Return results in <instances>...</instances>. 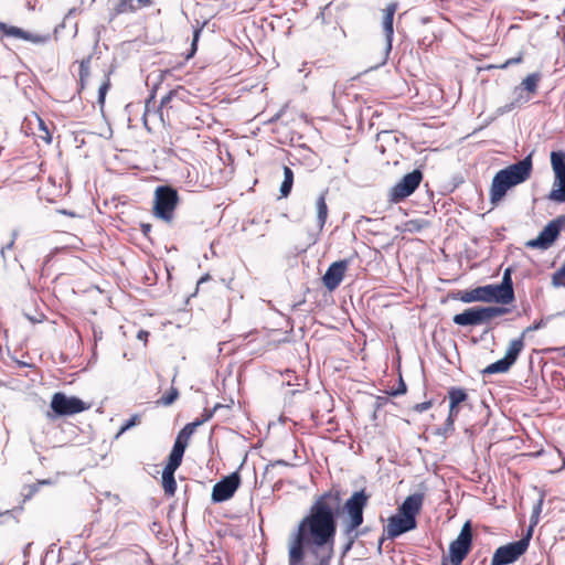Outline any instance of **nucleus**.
I'll use <instances>...</instances> for the list:
<instances>
[{
	"label": "nucleus",
	"mask_w": 565,
	"mask_h": 565,
	"mask_svg": "<svg viewBox=\"0 0 565 565\" xmlns=\"http://www.w3.org/2000/svg\"><path fill=\"white\" fill-rule=\"evenodd\" d=\"M397 10V3L391 2L386 6V8L383 10V21H382V28L385 36V53L388 55V53L392 50V43L394 38V14Z\"/></svg>",
	"instance_id": "17"
},
{
	"label": "nucleus",
	"mask_w": 565,
	"mask_h": 565,
	"mask_svg": "<svg viewBox=\"0 0 565 565\" xmlns=\"http://www.w3.org/2000/svg\"><path fill=\"white\" fill-rule=\"evenodd\" d=\"M328 190H324L320 193L316 201V210H317V225L318 230L321 232L326 225L328 218V205L326 202V195Z\"/></svg>",
	"instance_id": "22"
},
{
	"label": "nucleus",
	"mask_w": 565,
	"mask_h": 565,
	"mask_svg": "<svg viewBox=\"0 0 565 565\" xmlns=\"http://www.w3.org/2000/svg\"><path fill=\"white\" fill-rule=\"evenodd\" d=\"M440 565H452V563H450V561H448L447 557L444 556Z\"/></svg>",
	"instance_id": "61"
},
{
	"label": "nucleus",
	"mask_w": 565,
	"mask_h": 565,
	"mask_svg": "<svg viewBox=\"0 0 565 565\" xmlns=\"http://www.w3.org/2000/svg\"><path fill=\"white\" fill-rule=\"evenodd\" d=\"M209 279H210V276H209V275H204L203 277H201V278H200V280L198 281V287H199L201 284H203V282H205L206 280H209Z\"/></svg>",
	"instance_id": "60"
},
{
	"label": "nucleus",
	"mask_w": 565,
	"mask_h": 565,
	"mask_svg": "<svg viewBox=\"0 0 565 565\" xmlns=\"http://www.w3.org/2000/svg\"><path fill=\"white\" fill-rule=\"evenodd\" d=\"M533 171V151L519 160L499 170L491 182L489 199L492 205H498L508 191L527 181Z\"/></svg>",
	"instance_id": "2"
},
{
	"label": "nucleus",
	"mask_w": 565,
	"mask_h": 565,
	"mask_svg": "<svg viewBox=\"0 0 565 565\" xmlns=\"http://www.w3.org/2000/svg\"><path fill=\"white\" fill-rule=\"evenodd\" d=\"M369 531H370V529H369V527H366V526H365V527H362V529H361V526H360V527H358V539H359V537H362V536H365V535L367 534V532H369Z\"/></svg>",
	"instance_id": "55"
},
{
	"label": "nucleus",
	"mask_w": 565,
	"mask_h": 565,
	"mask_svg": "<svg viewBox=\"0 0 565 565\" xmlns=\"http://www.w3.org/2000/svg\"><path fill=\"white\" fill-rule=\"evenodd\" d=\"M451 298L454 300H459L465 303L471 302H494L499 305H504V301L498 294V290L494 288L493 284L479 286L470 290H457L451 294Z\"/></svg>",
	"instance_id": "5"
},
{
	"label": "nucleus",
	"mask_w": 565,
	"mask_h": 565,
	"mask_svg": "<svg viewBox=\"0 0 565 565\" xmlns=\"http://www.w3.org/2000/svg\"><path fill=\"white\" fill-rule=\"evenodd\" d=\"M523 544L513 541L499 546L493 553L490 565H510L514 563L526 552Z\"/></svg>",
	"instance_id": "12"
},
{
	"label": "nucleus",
	"mask_w": 565,
	"mask_h": 565,
	"mask_svg": "<svg viewBox=\"0 0 565 565\" xmlns=\"http://www.w3.org/2000/svg\"><path fill=\"white\" fill-rule=\"evenodd\" d=\"M379 138L382 140H388L391 138H393L394 140H397L392 131H382L381 134H379Z\"/></svg>",
	"instance_id": "53"
},
{
	"label": "nucleus",
	"mask_w": 565,
	"mask_h": 565,
	"mask_svg": "<svg viewBox=\"0 0 565 565\" xmlns=\"http://www.w3.org/2000/svg\"><path fill=\"white\" fill-rule=\"evenodd\" d=\"M424 178L420 169H414L406 173L396 184L388 191L390 202L399 203L411 196L419 186Z\"/></svg>",
	"instance_id": "6"
},
{
	"label": "nucleus",
	"mask_w": 565,
	"mask_h": 565,
	"mask_svg": "<svg viewBox=\"0 0 565 565\" xmlns=\"http://www.w3.org/2000/svg\"><path fill=\"white\" fill-rule=\"evenodd\" d=\"M284 171V180L280 184L279 192L281 198H287L291 193L292 185H294V171L288 167H282Z\"/></svg>",
	"instance_id": "25"
},
{
	"label": "nucleus",
	"mask_w": 565,
	"mask_h": 565,
	"mask_svg": "<svg viewBox=\"0 0 565 565\" xmlns=\"http://www.w3.org/2000/svg\"><path fill=\"white\" fill-rule=\"evenodd\" d=\"M94 337H95V339L100 338L102 337V332L97 333V331L94 330Z\"/></svg>",
	"instance_id": "64"
},
{
	"label": "nucleus",
	"mask_w": 565,
	"mask_h": 565,
	"mask_svg": "<svg viewBox=\"0 0 565 565\" xmlns=\"http://www.w3.org/2000/svg\"><path fill=\"white\" fill-rule=\"evenodd\" d=\"M183 456H184V451L180 450L179 447L178 448L172 447V449L168 456V461L163 469L175 472L177 469L182 463Z\"/></svg>",
	"instance_id": "26"
},
{
	"label": "nucleus",
	"mask_w": 565,
	"mask_h": 565,
	"mask_svg": "<svg viewBox=\"0 0 565 565\" xmlns=\"http://www.w3.org/2000/svg\"><path fill=\"white\" fill-rule=\"evenodd\" d=\"M544 498H545V494H544V492H542L540 494L539 500L536 501V503L533 507L532 515L530 518V523H532V525H536L537 522H539V516H540V514L542 512V508H543V503H544Z\"/></svg>",
	"instance_id": "32"
},
{
	"label": "nucleus",
	"mask_w": 565,
	"mask_h": 565,
	"mask_svg": "<svg viewBox=\"0 0 565 565\" xmlns=\"http://www.w3.org/2000/svg\"><path fill=\"white\" fill-rule=\"evenodd\" d=\"M40 129L45 132V136H43L42 139L45 140L47 143H50L52 141V137L49 132L47 127L45 126V124L42 120H40Z\"/></svg>",
	"instance_id": "50"
},
{
	"label": "nucleus",
	"mask_w": 565,
	"mask_h": 565,
	"mask_svg": "<svg viewBox=\"0 0 565 565\" xmlns=\"http://www.w3.org/2000/svg\"><path fill=\"white\" fill-rule=\"evenodd\" d=\"M455 430V423H452L451 419H447L446 418V422L444 424L443 427L438 428L436 430V435L438 436H443V437H448L449 434H451L452 431Z\"/></svg>",
	"instance_id": "36"
},
{
	"label": "nucleus",
	"mask_w": 565,
	"mask_h": 565,
	"mask_svg": "<svg viewBox=\"0 0 565 565\" xmlns=\"http://www.w3.org/2000/svg\"><path fill=\"white\" fill-rule=\"evenodd\" d=\"M512 365L508 361L504 360V358L489 364L487 367L482 370L483 375H491V374H498V373H507Z\"/></svg>",
	"instance_id": "28"
},
{
	"label": "nucleus",
	"mask_w": 565,
	"mask_h": 565,
	"mask_svg": "<svg viewBox=\"0 0 565 565\" xmlns=\"http://www.w3.org/2000/svg\"><path fill=\"white\" fill-rule=\"evenodd\" d=\"M174 471L164 470L162 471L161 482L164 493L167 495H174L177 491V481L174 478Z\"/></svg>",
	"instance_id": "27"
},
{
	"label": "nucleus",
	"mask_w": 565,
	"mask_h": 565,
	"mask_svg": "<svg viewBox=\"0 0 565 565\" xmlns=\"http://www.w3.org/2000/svg\"><path fill=\"white\" fill-rule=\"evenodd\" d=\"M18 235H19V232L17 230H13L12 233H11L10 242L1 247L0 254H1V257H2L3 262L7 260L6 252L12 249V247L14 246V242H15Z\"/></svg>",
	"instance_id": "40"
},
{
	"label": "nucleus",
	"mask_w": 565,
	"mask_h": 565,
	"mask_svg": "<svg viewBox=\"0 0 565 565\" xmlns=\"http://www.w3.org/2000/svg\"><path fill=\"white\" fill-rule=\"evenodd\" d=\"M139 423V416L132 415L128 420H126L121 427L119 428V431L117 436L124 434L125 431L129 430L130 428L135 427Z\"/></svg>",
	"instance_id": "39"
},
{
	"label": "nucleus",
	"mask_w": 565,
	"mask_h": 565,
	"mask_svg": "<svg viewBox=\"0 0 565 565\" xmlns=\"http://www.w3.org/2000/svg\"><path fill=\"white\" fill-rule=\"evenodd\" d=\"M202 425V422H192L186 424L177 435L173 448L185 451L190 437L194 434L195 429Z\"/></svg>",
	"instance_id": "21"
},
{
	"label": "nucleus",
	"mask_w": 565,
	"mask_h": 565,
	"mask_svg": "<svg viewBox=\"0 0 565 565\" xmlns=\"http://www.w3.org/2000/svg\"><path fill=\"white\" fill-rule=\"evenodd\" d=\"M242 483L238 470L223 477L212 488L211 500L213 503H222L232 499Z\"/></svg>",
	"instance_id": "10"
},
{
	"label": "nucleus",
	"mask_w": 565,
	"mask_h": 565,
	"mask_svg": "<svg viewBox=\"0 0 565 565\" xmlns=\"http://www.w3.org/2000/svg\"><path fill=\"white\" fill-rule=\"evenodd\" d=\"M341 537L343 539V544L340 548V559L342 561L350 553L358 539L349 535H341Z\"/></svg>",
	"instance_id": "31"
},
{
	"label": "nucleus",
	"mask_w": 565,
	"mask_h": 565,
	"mask_svg": "<svg viewBox=\"0 0 565 565\" xmlns=\"http://www.w3.org/2000/svg\"><path fill=\"white\" fill-rule=\"evenodd\" d=\"M542 78L540 72L529 74L518 86L514 87L513 93L516 95L513 103L507 106V110H511L515 106H520L530 100V95L535 94L539 83Z\"/></svg>",
	"instance_id": "11"
},
{
	"label": "nucleus",
	"mask_w": 565,
	"mask_h": 565,
	"mask_svg": "<svg viewBox=\"0 0 565 565\" xmlns=\"http://www.w3.org/2000/svg\"><path fill=\"white\" fill-rule=\"evenodd\" d=\"M426 222L420 218L409 220L405 223V231L411 233H419L425 227Z\"/></svg>",
	"instance_id": "33"
},
{
	"label": "nucleus",
	"mask_w": 565,
	"mask_h": 565,
	"mask_svg": "<svg viewBox=\"0 0 565 565\" xmlns=\"http://www.w3.org/2000/svg\"><path fill=\"white\" fill-rule=\"evenodd\" d=\"M89 408L85 402L76 396H67L63 392H56L51 399V409L56 416H71Z\"/></svg>",
	"instance_id": "9"
},
{
	"label": "nucleus",
	"mask_w": 565,
	"mask_h": 565,
	"mask_svg": "<svg viewBox=\"0 0 565 565\" xmlns=\"http://www.w3.org/2000/svg\"><path fill=\"white\" fill-rule=\"evenodd\" d=\"M425 494L422 492L413 493L403 501V503L398 507V513L413 518L416 520L417 514L420 512L424 503Z\"/></svg>",
	"instance_id": "18"
},
{
	"label": "nucleus",
	"mask_w": 565,
	"mask_h": 565,
	"mask_svg": "<svg viewBox=\"0 0 565 565\" xmlns=\"http://www.w3.org/2000/svg\"><path fill=\"white\" fill-rule=\"evenodd\" d=\"M109 87H110V82H109L108 78L99 86V89H98V104L102 107L105 104L106 94H107Z\"/></svg>",
	"instance_id": "41"
},
{
	"label": "nucleus",
	"mask_w": 565,
	"mask_h": 565,
	"mask_svg": "<svg viewBox=\"0 0 565 565\" xmlns=\"http://www.w3.org/2000/svg\"><path fill=\"white\" fill-rule=\"evenodd\" d=\"M185 94H186V90L184 89V87L178 86L177 88L169 90L161 98L158 113H159L160 120L163 124H166V120H168V122L170 121V119H169V109H171L173 107L170 104L175 98H178V99H180L182 102L183 97L185 96Z\"/></svg>",
	"instance_id": "19"
},
{
	"label": "nucleus",
	"mask_w": 565,
	"mask_h": 565,
	"mask_svg": "<svg viewBox=\"0 0 565 565\" xmlns=\"http://www.w3.org/2000/svg\"><path fill=\"white\" fill-rule=\"evenodd\" d=\"M561 274V267L553 274L552 276V284L555 287L564 286L563 279H565V274Z\"/></svg>",
	"instance_id": "45"
},
{
	"label": "nucleus",
	"mask_w": 565,
	"mask_h": 565,
	"mask_svg": "<svg viewBox=\"0 0 565 565\" xmlns=\"http://www.w3.org/2000/svg\"><path fill=\"white\" fill-rule=\"evenodd\" d=\"M458 413H459L458 406L452 407L451 404L449 403V414H448L447 419H451L452 423H455V420L458 416Z\"/></svg>",
	"instance_id": "49"
},
{
	"label": "nucleus",
	"mask_w": 565,
	"mask_h": 565,
	"mask_svg": "<svg viewBox=\"0 0 565 565\" xmlns=\"http://www.w3.org/2000/svg\"><path fill=\"white\" fill-rule=\"evenodd\" d=\"M545 326H546V322L543 319H541L539 321H535L531 326H529L527 328H525L523 330V332L521 333L520 338H522L524 340V337H525L526 333H530V332H533V331H537V330L544 328Z\"/></svg>",
	"instance_id": "42"
},
{
	"label": "nucleus",
	"mask_w": 565,
	"mask_h": 565,
	"mask_svg": "<svg viewBox=\"0 0 565 565\" xmlns=\"http://www.w3.org/2000/svg\"><path fill=\"white\" fill-rule=\"evenodd\" d=\"M390 402L387 396H377L374 403V414Z\"/></svg>",
	"instance_id": "46"
},
{
	"label": "nucleus",
	"mask_w": 565,
	"mask_h": 565,
	"mask_svg": "<svg viewBox=\"0 0 565 565\" xmlns=\"http://www.w3.org/2000/svg\"><path fill=\"white\" fill-rule=\"evenodd\" d=\"M350 260L340 259L332 263L322 276L323 286L329 290H335L342 282L345 271L348 270Z\"/></svg>",
	"instance_id": "14"
},
{
	"label": "nucleus",
	"mask_w": 565,
	"mask_h": 565,
	"mask_svg": "<svg viewBox=\"0 0 565 565\" xmlns=\"http://www.w3.org/2000/svg\"><path fill=\"white\" fill-rule=\"evenodd\" d=\"M138 10V7L134 3V0H119L109 13L110 21L117 15L125 13H134Z\"/></svg>",
	"instance_id": "24"
},
{
	"label": "nucleus",
	"mask_w": 565,
	"mask_h": 565,
	"mask_svg": "<svg viewBox=\"0 0 565 565\" xmlns=\"http://www.w3.org/2000/svg\"><path fill=\"white\" fill-rule=\"evenodd\" d=\"M134 3L139 10L140 8L150 7L152 4V0H134Z\"/></svg>",
	"instance_id": "52"
},
{
	"label": "nucleus",
	"mask_w": 565,
	"mask_h": 565,
	"mask_svg": "<svg viewBox=\"0 0 565 565\" xmlns=\"http://www.w3.org/2000/svg\"><path fill=\"white\" fill-rule=\"evenodd\" d=\"M472 546V526L470 521L465 522L459 535L449 545V555L446 556L452 565H461Z\"/></svg>",
	"instance_id": "7"
},
{
	"label": "nucleus",
	"mask_w": 565,
	"mask_h": 565,
	"mask_svg": "<svg viewBox=\"0 0 565 565\" xmlns=\"http://www.w3.org/2000/svg\"><path fill=\"white\" fill-rule=\"evenodd\" d=\"M156 90L153 89L149 96V98L146 100V107L148 108L150 103H154V97H156Z\"/></svg>",
	"instance_id": "56"
},
{
	"label": "nucleus",
	"mask_w": 565,
	"mask_h": 565,
	"mask_svg": "<svg viewBox=\"0 0 565 565\" xmlns=\"http://www.w3.org/2000/svg\"><path fill=\"white\" fill-rule=\"evenodd\" d=\"M504 306L505 305L486 307L488 321L490 322L493 318L509 313L511 311L510 308H507Z\"/></svg>",
	"instance_id": "30"
},
{
	"label": "nucleus",
	"mask_w": 565,
	"mask_h": 565,
	"mask_svg": "<svg viewBox=\"0 0 565 565\" xmlns=\"http://www.w3.org/2000/svg\"><path fill=\"white\" fill-rule=\"evenodd\" d=\"M452 322L460 327H476L489 323L486 307H471L452 317Z\"/></svg>",
	"instance_id": "13"
},
{
	"label": "nucleus",
	"mask_w": 565,
	"mask_h": 565,
	"mask_svg": "<svg viewBox=\"0 0 565 565\" xmlns=\"http://www.w3.org/2000/svg\"><path fill=\"white\" fill-rule=\"evenodd\" d=\"M431 405H433L431 401H426V402L418 403V404L414 405L413 409L416 413H424L427 409H429L431 407Z\"/></svg>",
	"instance_id": "47"
},
{
	"label": "nucleus",
	"mask_w": 565,
	"mask_h": 565,
	"mask_svg": "<svg viewBox=\"0 0 565 565\" xmlns=\"http://www.w3.org/2000/svg\"><path fill=\"white\" fill-rule=\"evenodd\" d=\"M523 61V56L520 53L518 56L507 60L503 64L499 65L498 67L501 70L508 68L510 65L519 64Z\"/></svg>",
	"instance_id": "44"
},
{
	"label": "nucleus",
	"mask_w": 565,
	"mask_h": 565,
	"mask_svg": "<svg viewBox=\"0 0 565 565\" xmlns=\"http://www.w3.org/2000/svg\"><path fill=\"white\" fill-rule=\"evenodd\" d=\"M217 407H220V405H215L213 409H204L203 417L201 419H196L195 422H202L203 424L210 420L213 417V414Z\"/></svg>",
	"instance_id": "48"
},
{
	"label": "nucleus",
	"mask_w": 565,
	"mask_h": 565,
	"mask_svg": "<svg viewBox=\"0 0 565 565\" xmlns=\"http://www.w3.org/2000/svg\"><path fill=\"white\" fill-rule=\"evenodd\" d=\"M384 541H385V537H384V536H382V537L379 540V544H377V552H379V554H382V545H383Z\"/></svg>",
	"instance_id": "58"
},
{
	"label": "nucleus",
	"mask_w": 565,
	"mask_h": 565,
	"mask_svg": "<svg viewBox=\"0 0 565 565\" xmlns=\"http://www.w3.org/2000/svg\"><path fill=\"white\" fill-rule=\"evenodd\" d=\"M534 526H535V525H532V523H530V526H529V529H527L526 533H525V534H524L520 540H518V541H516L519 544H520V543H524V544H523V545H524L523 547H524V550H525V551L529 548L530 541H531L532 535H533V527H534Z\"/></svg>",
	"instance_id": "43"
},
{
	"label": "nucleus",
	"mask_w": 565,
	"mask_h": 565,
	"mask_svg": "<svg viewBox=\"0 0 565 565\" xmlns=\"http://www.w3.org/2000/svg\"><path fill=\"white\" fill-rule=\"evenodd\" d=\"M179 202L177 189L171 185H159L154 191L153 213L163 221H171Z\"/></svg>",
	"instance_id": "3"
},
{
	"label": "nucleus",
	"mask_w": 565,
	"mask_h": 565,
	"mask_svg": "<svg viewBox=\"0 0 565 565\" xmlns=\"http://www.w3.org/2000/svg\"><path fill=\"white\" fill-rule=\"evenodd\" d=\"M277 465H279V466H288V462H286L282 459H279V460H276L274 463H271L273 467L277 466Z\"/></svg>",
	"instance_id": "59"
},
{
	"label": "nucleus",
	"mask_w": 565,
	"mask_h": 565,
	"mask_svg": "<svg viewBox=\"0 0 565 565\" xmlns=\"http://www.w3.org/2000/svg\"><path fill=\"white\" fill-rule=\"evenodd\" d=\"M179 396V391L175 387H171L170 391L160 398L162 405L169 406L173 404Z\"/></svg>",
	"instance_id": "34"
},
{
	"label": "nucleus",
	"mask_w": 565,
	"mask_h": 565,
	"mask_svg": "<svg viewBox=\"0 0 565 565\" xmlns=\"http://www.w3.org/2000/svg\"><path fill=\"white\" fill-rule=\"evenodd\" d=\"M551 164L554 172L553 189L547 199L556 202H565V151L556 150L551 152Z\"/></svg>",
	"instance_id": "4"
},
{
	"label": "nucleus",
	"mask_w": 565,
	"mask_h": 565,
	"mask_svg": "<svg viewBox=\"0 0 565 565\" xmlns=\"http://www.w3.org/2000/svg\"><path fill=\"white\" fill-rule=\"evenodd\" d=\"M369 499L365 489L354 491L345 502L341 491L334 488L318 495L289 535L288 564L302 565L306 556L310 555L315 565H331L341 513H345L341 535L358 539V527L364 522Z\"/></svg>",
	"instance_id": "1"
},
{
	"label": "nucleus",
	"mask_w": 565,
	"mask_h": 565,
	"mask_svg": "<svg viewBox=\"0 0 565 565\" xmlns=\"http://www.w3.org/2000/svg\"><path fill=\"white\" fill-rule=\"evenodd\" d=\"M523 349H524V340L520 337L518 339H513L510 342L509 348L503 356L504 360L508 361L510 363V365H513L516 362V360L519 359V355L521 354Z\"/></svg>",
	"instance_id": "23"
},
{
	"label": "nucleus",
	"mask_w": 565,
	"mask_h": 565,
	"mask_svg": "<svg viewBox=\"0 0 565 565\" xmlns=\"http://www.w3.org/2000/svg\"><path fill=\"white\" fill-rule=\"evenodd\" d=\"M416 527L417 520H413V518H407L397 512L388 518L385 531L388 539H396L404 533L415 530Z\"/></svg>",
	"instance_id": "15"
},
{
	"label": "nucleus",
	"mask_w": 565,
	"mask_h": 565,
	"mask_svg": "<svg viewBox=\"0 0 565 565\" xmlns=\"http://www.w3.org/2000/svg\"><path fill=\"white\" fill-rule=\"evenodd\" d=\"M61 213L64 214V215H70V216H74L75 215L73 212H68L66 210L61 211Z\"/></svg>",
	"instance_id": "62"
},
{
	"label": "nucleus",
	"mask_w": 565,
	"mask_h": 565,
	"mask_svg": "<svg viewBox=\"0 0 565 565\" xmlns=\"http://www.w3.org/2000/svg\"><path fill=\"white\" fill-rule=\"evenodd\" d=\"M565 226V215H559L548 222L539 233L537 237L525 243L529 248L547 249L550 248L561 234Z\"/></svg>",
	"instance_id": "8"
},
{
	"label": "nucleus",
	"mask_w": 565,
	"mask_h": 565,
	"mask_svg": "<svg viewBox=\"0 0 565 565\" xmlns=\"http://www.w3.org/2000/svg\"><path fill=\"white\" fill-rule=\"evenodd\" d=\"M448 398L451 406H459L468 399V393L465 388L452 386L448 391Z\"/></svg>",
	"instance_id": "29"
},
{
	"label": "nucleus",
	"mask_w": 565,
	"mask_h": 565,
	"mask_svg": "<svg viewBox=\"0 0 565 565\" xmlns=\"http://www.w3.org/2000/svg\"><path fill=\"white\" fill-rule=\"evenodd\" d=\"M151 228H152V226H151V224H149V223H141V224H140L141 233H142V234H143V236H145V237H147V238H150V237H149V234H150V232H151Z\"/></svg>",
	"instance_id": "51"
},
{
	"label": "nucleus",
	"mask_w": 565,
	"mask_h": 565,
	"mask_svg": "<svg viewBox=\"0 0 565 565\" xmlns=\"http://www.w3.org/2000/svg\"><path fill=\"white\" fill-rule=\"evenodd\" d=\"M90 60H92V56L89 55L86 58H83L79 63V79L82 83L89 75Z\"/></svg>",
	"instance_id": "35"
},
{
	"label": "nucleus",
	"mask_w": 565,
	"mask_h": 565,
	"mask_svg": "<svg viewBox=\"0 0 565 565\" xmlns=\"http://www.w3.org/2000/svg\"><path fill=\"white\" fill-rule=\"evenodd\" d=\"M36 490H38L36 486H32V487L30 488L29 493H28V494H25V500L30 499V498H31V497L36 492Z\"/></svg>",
	"instance_id": "57"
},
{
	"label": "nucleus",
	"mask_w": 565,
	"mask_h": 565,
	"mask_svg": "<svg viewBox=\"0 0 565 565\" xmlns=\"http://www.w3.org/2000/svg\"><path fill=\"white\" fill-rule=\"evenodd\" d=\"M0 32L7 36L22 39L34 44H44L50 40V35L34 34L14 25H9L0 21Z\"/></svg>",
	"instance_id": "16"
},
{
	"label": "nucleus",
	"mask_w": 565,
	"mask_h": 565,
	"mask_svg": "<svg viewBox=\"0 0 565 565\" xmlns=\"http://www.w3.org/2000/svg\"><path fill=\"white\" fill-rule=\"evenodd\" d=\"M494 288L498 290V294L504 301V305H509L514 301L515 294L513 289V280H512V268L508 267L503 271L502 280L500 284H493Z\"/></svg>",
	"instance_id": "20"
},
{
	"label": "nucleus",
	"mask_w": 565,
	"mask_h": 565,
	"mask_svg": "<svg viewBox=\"0 0 565 565\" xmlns=\"http://www.w3.org/2000/svg\"><path fill=\"white\" fill-rule=\"evenodd\" d=\"M406 392H407V385L404 382L402 374H399L397 387L395 390L387 392V394H388V396L396 397L399 395H404Z\"/></svg>",
	"instance_id": "37"
},
{
	"label": "nucleus",
	"mask_w": 565,
	"mask_h": 565,
	"mask_svg": "<svg viewBox=\"0 0 565 565\" xmlns=\"http://www.w3.org/2000/svg\"><path fill=\"white\" fill-rule=\"evenodd\" d=\"M564 274H565V262L561 266V274L559 275H564Z\"/></svg>",
	"instance_id": "63"
},
{
	"label": "nucleus",
	"mask_w": 565,
	"mask_h": 565,
	"mask_svg": "<svg viewBox=\"0 0 565 565\" xmlns=\"http://www.w3.org/2000/svg\"><path fill=\"white\" fill-rule=\"evenodd\" d=\"M149 337V332L146 331V330H140L137 334V338L139 340H143V341H147V338Z\"/></svg>",
	"instance_id": "54"
},
{
	"label": "nucleus",
	"mask_w": 565,
	"mask_h": 565,
	"mask_svg": "<svg viewBox=\"0 0 565 565\" xmlns=\"http://www.w3.org/2000/svg\"><path fill=\"white\" fill-rule=\"evenodd\" d=\"M202 28L203 26L194 29L193 39H192V43H191V50H190V53L186 55V58H191L195 54L196 49H198V42H199L201 32H202Z\"/></svg>",
	"instance_id": "38"
}]
</instances>
